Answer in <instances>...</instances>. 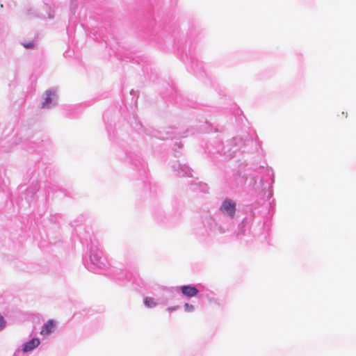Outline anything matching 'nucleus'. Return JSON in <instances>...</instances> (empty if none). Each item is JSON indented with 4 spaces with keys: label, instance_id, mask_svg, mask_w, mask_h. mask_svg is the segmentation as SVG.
I'll list each match as a JSON object with an SVG mask.
<instances>
[{
    "label": "nucleus",
    "instance_id": "423d86ee",
    "mask_svg": "<svg viewBox=\"0 0 356 356\" xmlns=\"http://www.w3.org/2000/svg\"><path fill=\"white\" fill-rule=\"evenodd\" d=\"M144 304L147 307H154L156 305V302L154 301V298L151 297H147L144 300Z\"/></svg>",
    "mask_w": 356,
    "mask_h": 356
},
{
    "label": "nucleus",
    "instance_id": "1a4fd4ad",
    "mask_svg": "<svg viewBox=\"0 0 356 356\" xmlns=\"http://www.w3.org/2000/svg\"><path fill=\"white\" fill-rule=\"evenodd\" d=\"M23 46L26 49H31L34 47V43L33 42H29V43H24V44H23Z\"/></svg>",
    "mask_w": 356,
    "mask_h": 356
},
{
    "label": "nucleus",
    "instance_id": "7ed1b4c3",
    "mask_svg": "<svg viewBox=\"0 0 356 356\" xmlns=\"http://www.w3.org/2000/svg\"><path fill=\"white\" fill-rule=\"evenodd\" d=\"M55 327V323L53 320H48L43 325L40 334L42 335H48L52 332L54 328Z\"/></svg>",
    "mask_w": 356,
    "mask_h": 356
},
{
    "label": "nucleus",
    "instance_id": "f257e3e1",
    "mask_svg": "<svg viewBox=\"0 0 356 356\" xmlns=\"http://www.w3.org/2000/svg\"><path fill=\"white\" fill-rule=\"evenodd\" d=\"M220 211L230 218H233L236 212L235 202L229 199H225L220 207Z\"/></svg>",
    "mask_w": 356,
    "mask_h": 356
},
{
    "label": "nucleus",
    "instance_id": "0eeeda50",
    "mask_svg": "<svg viewBox=\"0 0 356 356\" xmlns=\"http://www.w3.org/2000/svg\"><path fill=\"white\" fill-rule=\"evenodd\" d=\"M6 325V321L3 317L0 314V330H2Z\"/></svg>",
    "mask_w": 356,
    "mask_h": 356
},
{
    "label": "nucleus",
    "instance_id": "9b49d317",
    "mask_svg": "<svg viewBox=\"0 0 356 356\" xmlns=\"http://www.w3.org/2000/svg\"><path fill=\"white\" fill-rule=\"evenodd\" d=\"M341 114H342L343 115H344V117H345V118H347V113H344L343 112H342V113H341Z\"/></svg>",
    "mask_w": 356,
    "mask_h": 356
},
{
    "label": "nucleus",
    "instance_id": "20e7f679",
    "mask_svg": "<svg viewBox=\"0 0 356 356\" xmlns=\"http://www.w3.org/2000/svg\"><path fill=\"white\" fill-rule=\"evenodd\" d=\"M44 100L42 102L43 108H48L53 102V97L55 96V91L48 90L45 92Z\"/></svg>",
    "mask_w": 356,
    "mask_h": 356
},
{
    "label": "nucleus",
    "instance_id": "f03ea898",
    "mask_svg": "<svg viewBox=\"0 0 356 356\" xmlns=\"http://www.w3.org/2000/svg\"><path fill=\"white\" fill-rule=\"evenodd\" d=\"M180 290L184 296L190 298L195 297L199 292L198 289L195 286L191 285L181 286L180 287Z\"/></svg>",
    "mask_w": 356,
    "mask_h": 356
},
{
    "label": "nucleus",
    "instance_id": "9d476101",
    "mask_svg": "<svg viewBox=\"0 0 356 356\" xmlns=\"http://www.w3.org/2000/svg\"><path fill=\"white\" fill-rule=\"evenodd\" d=\"M174 309H175V308H174V307H169V308H168V311L169 312H170L173 311Z\"/></svg>",
    "mask_w": 356,
    "mask_h": 356
},
{
    "label": "nucleus",
    "instance_id": "39448f33",
    "mask_svg": "<svg viewBox=\"0 0 356 356\" xmlns=\"http://www.w3.org/2000/svg\"><path fill=\"white\" fill-rule=\"evenodd\" d=\"M40 344V341L37 338H33L27 343H26L23 346L24 352L26 353L33 350L35 348L38 346Z\"/></svg>",
    "mask_w": 356,
    "mask_h": 356
},
{
    "label": "nucleus",
    "instance_id": "6e6552de",
    "mask_svg": "<svg viewBox=\"0 0 356 356\" xmlns=\"http://www.w3.org/2000/svg\"><path fill=\"white\" fill-rule=\"evenodd\" d=\"M184 307L187 311H193L194 309V306L188 303H186Z\"/></svg>",
    "mask_w": 356,
    "mask_h": 356
}]
</instances>
